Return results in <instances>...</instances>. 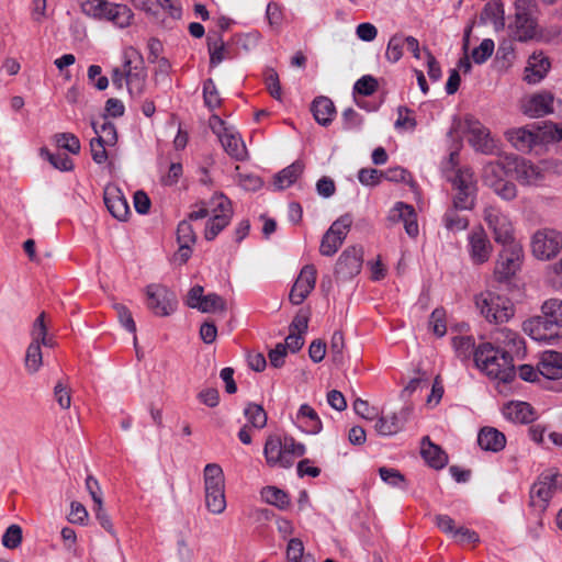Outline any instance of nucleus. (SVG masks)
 <instances>
[{
    "mask_svg": "<svg viewBox=\"0 0 562 562\" xmlns=\"http://www.w3.org/2000/svg\"><path fill=\"white\" fill-rule=\"evenodd\" d=\"M213 216L205 226L204 237L213 240L231 222L233 209L231 201L224 194H215L212 198Z\"/></svg>",
    "mask_w": 562,
    "mask_h": 562,
    "instance_id": "0eeeda50",
    "label": "nucleus"
},
{
    "mask_svg": "<svg viewBox=\"0 0 562 562\" xmlns=\"http://www.w3.org/2000/svg\"><path fill=\"white\" fill-rule=\"evenodd\" d=\"M202 313H214V312H225L226 311V302L225 300L216 293L206 294L202 302L199 304L198 308Z\"/></svg>",
    "mask_w": 562,
    "mask_h": 562,
    "instance_id": "49530a36",
    "label": "nucleus"
},
{
    "mask_svg": "<svg viewBox=\"0 0 562 562\" xmlns=\"http://www.w3.org/2000/svg\"><path fill=\"white\" fill-rule=\"evenodd\" d=\"M116 311L119 321L123 327L132 334L136 333V324L133 319L131 311L123 304L116 303L113 305Z\"/></svg>",
    "mask_w": 562,
    "mask_h": 562,
    "instance_id": "0e129e2a",
    "label": "nucleus"
},
{
    "mask_svg": "<svg viewBox=\"0 0 562 562\" xmlns=\"http://www.w3.org/2000/svg\"><path fill=\"white\" fill-rule=\"evenodd\" d=\"M494 42L491 38H485L481 44L472 50V58L475 64L485 63L494 52Z\"/></svg>",
    "mask_w": 562,
    "mask_h": 562,
    "instance_id": "4d7b16f0",
    "label": "nucleus"
},
{
    "mask_svg": "<svg viewBox=\"0 0 562 562\" xmlns=\"http://www.w3.org/2000/svg\"><path fill=\"white\" fill-rule=\"evenodd\" d=\"M536 4L531 0H517L515 20L509 25L510 35L519 42L532 40L537 34V22L532 18Z\"/></svg>",
    "mask_w": 562,
    "mask_h": 562,
    "instance_id": "423d86ee",
    "label": "nucleus"
},
{
    "mask_svg": "<svg viewBox=\"0 0 562 562\" xmlns=\"http://www.w3.org/2000/svg\"><path fill=\"white\" fill-rule=\"evenodd\" d=\"M351 225L352 216L350 214H344L330 225L326 233L333 234L338 237L339 240L345 241Z\"/></svg>",
    "mask_w": 562,
    "mask_h": 562,
    "instance_id": "603ef678",
    "label": "nucleus"
},
{
    "mask_svg": "<svg viewBox=\"0 0 562 562\" xmlns=\"http://www.w3.org/2000/svg\"><path fill=\"white\" fill-rule=\"evenodd\" d=\"M504 416L515 423L527 424L533 420V409L526 402H512L503 409Z\"/></svg>",
    "mask_w": 562,
    "mask_h": 562,
    "instance_id": "2f4dec72",
    "label": "nucleus"
},
{
    "mask_svg": "<svg viewBox=\"0 0 562 562\" xmlns=\"http://www.w3.org/2000/svg\"><path fill=\"white\" fill-rule=\"evenodd\" d=\"M470 257L476 265L486 262L492 254V244L482 227H477L469 235Z\"/></svg>",
    "mask_w": 562,
    "mask_h": 562,
    "instance_id": "aec40b11",
    "label": "nucleus"
},
{
    "mask_svg": "<svg viewBox=\"0 0 562 562\" xmlns=\"http://www.w3.org/2000/svg\"><path fill=\"white\" fill-rule=\"evenodd\" d=\"M475 305L490 323L502 324L508 322L514 316L512 302L507 297L491 291L475 295Z\"/></svg>",
    "mask_w": 562,
    "mask_h": 562,
    "instance_id": "20e7f679",
    "label": "nucleus"
},
{
    "mask_svg": "<svg viewBox=\"0 0 562 562\" xmlns=\"http://www.w3.org/2000/svg\"><path fill=\"white\" fill-rule=\"evenodd\" d=\"M460 209L452 207L448 209L443 215V223L448 231L460 232L468 227L469 220L467 216H462L458 213Z\"/></svg>",
    "mask_w": 562,
    "mask_h": 562,
    "instance_id": "79ce46f5",
    "label": "nucleus"
},
{
    "mask_svg": "<svg viewBox=\"0 0 562 562\" xmlns=\"http://www.w3.org/2000/svg\"><path fill=\"white\" fill-rule=\"evenodd\" d=\"M484 221L494 234L496 243L505 246L513 241V225L507 215L503 214L494 206H487L484 210Z\"/></svg>",
    "mask_w": 562,
    "mask_h": 562,
    "instance_id": "f8f14e48",
    "label": "nucleus"
},
{
    "mask_svg": "<svg viewBox=\"0 0 562 562\" xmlns=\"http://www.w3.org/2000/svg\"><path fill=\"white\" fill-rule=\"evenodd\" d=\"M555 99L549 91L532 94L522 104V111L530 117H542L554 111Z\"/></svg>",
    "mask_w": 562,
    "mask_h": 562,
    "instance_id": "412c9836",
    "label": "nucleus"
},
{
    "mask_svg": "<svg viewBox=\"0 0 562 562\" xmlns=\"http://www.w3.org/2000/svg\"><path fill=\"white\" fill-rule=\"evenodd\" d=\"M138 64L132 66V59L125 55V83L130 94L140 97L146 88L147 72L143 66V59L138 56Z\"/></svg>",
    "mask_w": 562,
    "mask_h": 562,
    "instance_id": "a211bd4d",
    "label": "nucleus"
},
{
    "mask_svg": "<svg viewBox=\"0 0 562 562\" xmlns=\"http://www.w3.org/2000/svg\"><path fill=\"white\" fill-rule=\"evenodd\" d=\"M203 98L205 105L209 106L211 110L220 106L221 104L218 91L212 79H207L203 85Z\"/></svg>",
    "mask_w": 562,
    "mask_h": 562,
    "instance_id": "052dcab7",
    "label": "nucleus"
},
{
    "mask_svg": "<svg viewBox=\"0 0 562 562\" xmlns=\"http://www.w3.org/2000/svg\"><path fill=\"white\" fill-rule=\"evenodd\" d=\"M470 143L479 151L488 153L493 148L490 131L481 125L480 122H473L469 125Z\"/></svg>",
    "mask_w": 562,
    "mask_h": 562,
    "instance_id": "473e14b6",
    "label": "nucleus"
},
{
    "mask_svg": "<svg viewBox=\"0 0 562 562\" xmlns=\"http://www.w3.org/2000/svg\"><path fill=\"white\" fill-rule=\"evenodd\" d=\"M492 338L495 348H499L503 352H506L513 360L514 357H520L525 353L524 339L518 333L507 327L495 329Z\"/></svg>",
    "mask_w": 562,
    "mask_h": 562,
    "instance_id": "dca6fc26",
    "label": "nucleus"
},
{
    "mask_svg": "<svg viewBox=\"0 0 562 562\" xmlns=\"http://www.w3.org/2000/svg\"><path fill=\"white\" fill-rule=\"evenodd\" d=\"M41 156L47 159L54 168L60 171H70L74 169V162L66 154H53L46 148H42Z\"/></svg>",
    "mask_w": 562,
    "mask_h": 562,
    "instance_id": "09e8293b",
    "label": "nucleus"
},
{
    "mask_svg": "<svg viewBox=\"0 0 562 562\" xmlns=\"http://www.w3.org/2000/svg\"><path fill=\"white\" fill-rule=\"evenodd\" d=\"M522 330L537 341L552 342L562 337V325L543 319L541 315L525 321Z\"/></svg>",
    "mask_w": 562,
    "mask_h": 562,
    "instance_id": "9d476101",
    "label": "nucleus"
},
{
    "mask_svg": "<svg viewBox=\"0 0 562 562\" xmlns=\"http://www.w3.org/2000/svg\"><path fill=\"white\" fill-rule=\"evenodd\" d=\"M304 164L296 160L282 169L274 176L273 184L278 190H283L292 186L304 171Z\"/></svg>",
    "mask_w": 562,
    "mask_h": 562,
    "instance_id": "72a5a7b5",
    "label": "nucleus"
},
{
    "mask_svg": "<svg viewBox=\"0 0 562 562\" xmlns=\"http://www.w3.org/2000/svg\"><path fill=\"white\" fill-rule=\"evenodd\" d=\"M207 207L202 203L198 211H192L188 215V220H183L179 223L177 228V241L178 244H191L193 245L196 240V235L191 225V221L205 218L209 216Z\"/></svg>",
    "mask_w": 562,
    "mask_h": 562,
    "instance_id": "b1692460",
    "label": "nucleus"
},
{
    "mask_svg": "<svg viewBox=\"0 0 562 562\" xmlns=\"http://www.w3.org/2000/svg\"><path fill=\"white\" fill-rule=\"evenodd\" d=\"M531 247L537 258L549 260L562 249V234L549 228L538 231L532 237Z\"/></svg>",
    "mask_w": 562,
    "mask_h": 562,
    "instance_id": "1a4fd4ad",
    "label": "nucleus"
},
{
    "mask_svg": "<svg viewBox=\"0 0 562 562\" xmlns=\"http://www.w3.org/2000/svg\"><path fill=\"white\" fill-rule=\"evenodd\" d=\"M477 443L485 451L498 452L505 448L506 437L493 427H483L477 435Z\"/></svg>",
    "mask_w": 562,
    "mask_h": 562,
    "instance_id": "c756f323",
    "label": "nucleus"
},
{
    "mask_svg": "<svg viewBox=\"0 0 562 562\" xmlns=\"http://www.w3.org/2000/svg\"><path fill=\"white\" fill-rule=\"evenodd\" d=\"M550 477L551 476H548L544 471L538 476L537 481L530 487V506L540 512H544L547 509L554 493Z\"/></svg>",
    "mask_w": 562,
    "mask_h": 562,
    "instance_id": "6ab92c4d",
    "label": "nucleus"
},
{
    "mask_svg": "<svg viewBox=\"0 0 562 562\" xmlns=\"http://www.w3.org/2000/svg\"><path fill=\"white\" fill-rule=\"evenodd\" d=\"M541 316L543 319H549L562 325V301L558 299H550L541 306Z\"/></svg>",
    "mask_w": 562,
    "mask_h": 562,
    "instance_id": "a18cd8bd",
    "label": "nucleus"
},
{
    "mask_svg": "<svg viewBox=\"0 0 562 562\" xmlns=\"http://www.w3.org/2000/svg\"><path fill=\"white\" fill-rule=\"evenodd\" d=\"M474 362L488 376L504 383L512 382L516 376L514 360L499 348H495L492 342L482 344L476 348Z\"/></svg>",
    "mask_w": 562,
    "mask_h": 562,
    "instance_id": "f257e3e1",
    "label": "nucleus"
},
{
    "mask_svg": "<svg viewBox=\"0 0 562 562\" xmlns=\"http://www.w3.org/2000/svg\"><path fill=\"white\" fill-rule=\"evenodd\" d=\"M452 346L457 357L462 360H469L471 356L474 357L475 341L471 336H457L452 338Z\"/></svg>",
    "mask_w": 562,
    "mask_h": 562,
    "instance_id": "ea45409f",
    "label": "nucleus"
},
{
    "mask_svg": "<svg viewBox=\"0 0 562 562\" xmlns=\"http://www.w3.org/2000/svg\"><path fill=\"white\" fill-rule=\"evenodd\" d=\"M397 120L395 121L396 128L413 131L416 127V120L412 116L413 111L406 106L397 109Z\"/></svg>",
    "mask_w": 562,
    "mask_h": 562,
    "instance_id": "e2e57ef3",
    "label": "nucleus"
},
{
    "mask_svg": "<svg viewBox=\"0 0 562 562\" xmlns=\"http://www.w3.org/2000/svg\"><path fill=\"white\" fill-rule=\"evenodd\" d=\"M82 12L93 19L106 20L119 27H127L133 20L130 7L123 3H113L108 0H81Z\"/></svg>",
    "mask_w": 562,
    "mask_h": 562,
    "instance_id": "7ed1b4c3",
    "label": "nucleus"
},
{
    "mask_svg": "<svg viewBox=\"0 0 562 562\" xmlns=\"http://www.w3.org/2000/svg\"><path fill=\"white\" fill-rule=\"evenodd\" d=\"M147 307L157 316H169L177 306L173 292L161 284L146 286Z\"/></svg>",
    "mask_w": 562,
    "mask_h": 562,
    "instance_id": "6e6552de",
    "label": "nucleus"
},
{
    "mask_svg": "<svg viewBox=\"0 0 562 562\" xmlns=\"http://www.w3.org/2000/svg\"><path fill=\"white\" fill-rule=\"evenodd\" d=\"M405 45L404 35L402 34H395L393 35L387 43L386 50H385V58L390 63H396L401 59L403 56V48Z\"/></svg>",
    "mask_w": 562,
    "mask_h": 562,
    "instance_id": "8fccbe9b",
    "label": "nucleus"
},
{
    "mask_svg": "<svg viewBox=\"0 0 562 562\" xmlns=\"http://www.w3.org/2000/svg\"><path fill=\"white\" fill-rule=\"evenodd\" d=\"M412 409L404 407L400 414H393L387 417H380L375 423V430L382 436H392L397 434L408 419Z\"/></svg>",
    "mask_w": 562,
    "mask_h": 562,
    "instance_id": "a878e982",
    "label": "nucleus"
},
{
    "mask_svg": "<svg viewBox=\"0 0 562 562\" xmlns=\"http://www.w3.org/2000/svg\"><path fill=\"white\" fill-rule=\"evenodd\" d=\"M42 350L41 346L32 339L31 344L29 345L26 349L25 355V368L30 373H35L38 371V369L42 366Z\"/></svg>",
    "mask_w": 562,
    "mask_h": 562,
    "instance_id": "37998d69",
    "label": "nucleus"
},
{
    "mask_svg": "<svg viewBox=\"0 0 562 562\" xmlns=\"http://www.w3.org/2000/svg\"><path fill=\"white\" fill-rule=\"evenodd\" d=\"M506 139L521 153H529L542 142L540 130L536 125L509 128L505 132Z\"/></svg>",
    "mask_w": 562,
    "mask_h": 562,
    "instance_id": "2eb2a0df",
    "label": "nucleus"
},
{
    "mask_svg": "<svg viewBox=\"0 0 562 562\" xmlns=\"http://www.w3.org/2000/svg\"><path fill=\"white\" fill-rule=\"evenodd\" d=\"M507 168L522 186H533L543 179L541 169L530 160L515 155H507Z\"/></svg>",
    "mask_w": 562,
    "mask_h": 562,
    "instance_id": "9b49d317",
    "label": "nucleus"
},
{
    "mask_svg": "<svg viewBox=\"0 0 562 562\" xmlns=\"http://www.w3.org/2000/svg\"><path fill=\"white\" fill-rule=\"evenodd\" d=\"M550 69L549 59L543 56L542 53L533 54L530 56L528 60V65L525 68L524 80L528 83H538L540 82Z\"/></svg>",
    "mask_w": 562,
    "mask_h": 562,
    "instance_id": "bb28decb",
    "label": "nucleus"
},
{
    "mask_svg": "<svg viewBox=\"0 0 562 562\" xmlns=\"http://www.w3.org/2000/svg\"><path fill=\"white\" fill-rule=\"evenodd\" d=\"M304 555V544L301 539L292 538L286 546L288 562H301Z\"/></svg>",
    "mask_w": 562,
    "mask_h": 562,
    "instance_id": "338daca9",
    "label": "nucleus"
},
{
    "mask_svg": "<svg viewBox=\"0 0 562 562\" xmlns=\"http://www.w3.org/2000/svg\"><path fill=\"white\" fill-rule=\"evenodd\" d=\"M92 128L97 134V138L108 144V146H114L117 142L116 127L112 122L103 123V133L100 134L99 125L92 122Z\"/></svg>",
    "mask_w": 562,
    "mask_h": 562,
    "instance_id": "5fc2aeb1",
    "label": "nucleus"
},
{
    "mask_svg": "<svg viewBox=\"0 0 562 562\" xmlns=\"http://www.w3.org/2000/svg\"><path fill=\"white\" fill-rule=\"evenodd\" d=\"M207 48L211 66H216L225 59L226 48L220 35L207 37Z\"/></svg>",
    "mask_w": 562,
    "mask_h": 562,
    "instance_id": "c03bdc74",
    "label": "nucleus"
},
{
    "mask_svg": "<svg viewBox=\"0 0 562 562\" xmlns=\"http://www.w3.org/2000/svg\"><path fill=\"white\" fill-rule=\"evenodd\" d=\"M45 313L42 312L36 319L34 321L31 329V337L36 341L40 346H45L48 348L55 347V340L53 337L47 335V326L45 323Z\"/></svg>",
    "mask_w": 562,
    "mask_h": 562,
    "instance_id": "e433bc0d",
    "label": "nucleus"
},
{
    "mask_svg": "<svg viewBox=\"0 0 562 562\" xmlns=\"http://www.w3.org/2000/svg\"><path fill=\"white\" fill-rule=\"evenodd\" d=\"M379 474L381 480L386 484L393 487L406 490V479L398 470L394 468L382 467L379 469Z\"/></svg>",
    "mask_w": 562,
    "mask_h": 562,
    "instance_id": "de8ad7c7",
    "label": "nucleus"
},
{
    "mask_svg": "<svg viewBox=\"0 0 562 562\" xmlns=\"http://www.w3.org/2000/svg\"><path fill=\"white\" fill-rule=\"evenodd\" d=\"M103 199L108 211L113 217L119 221H126L130 214V206L120 189L106 188Z\"/></svg>",
    "mask_w": 562,
    "mask_h": 562,
    "instance_id": "5701e85b",
    "label": "nucleus"
},
{
    "mask_svg": "<svg viewBox=\"0 0 562 562\" xmlns=\"http://www.w3.org/2000/svg\"><path fill=\"white\" fill-rule=\"evenodd\" d=\"M54 140L59 148L66 149L71 154L80 151V140L72 133H58L54 135Z\"/></svg>",
    "mask_w": 562,
    "mask_h": 562,
    "instance_id": "864d4df0",
    "label": "nucleus"
},
{
    "mask_svg": "<svg viewBox=\"0 0 562 562\" xmlns=\"http://www.w3.org/2000/svg\"><path fill=\"white\" fill-rule=\"evenodd\" d=\"M22 541V529L18 525H11L2 537V544L8 549L16 548Z\"/></svg>",
    "mask_w": 562,
    "mask_h": 562,
    "instance_id": "69168bd1",
    "label": "nucleus"
},
{
    "mask_svg": "<svg viewBox=\"0 0 562 562\" xmlns=\"http://www.w3.org/2000/svg\"><path fill=\"white\" fill-rule=\"evenodd\" d=\"M204 490L209 491H224L225 477L223 469L217 463H209L204 468Z\"/></svg>",
    "mask_w": 562,
    "mask_h": 562,
    "instance_id": "f704fd0d",
    "label": "nucleus"
},
{
    "mask_svg": "<svg viewBox=\"0 0 562 562\" xmlns=\"http://www.w3.org/2000/svg\"><path fill=\"white\" fill-rule=\"evenodd\" d=\"M311 111L315 121L323 126H328L336 113L333 101L327 97H317L314 99Z\"/></svg>",
    "mask_w": 562,
    "mask_h": 562,
    "instance_id": "7c9ffc66",
    "label": "nucleus"
},
{
    "mask_svg": "<svg viewBox=\"0 0 562 562\" xmlns=\"http://www.w3.org/2000/svg\"><path fill=\"white\" fill-rule=\"evenodd\" d=\"M363 249L360 246H350L339 256L335 274L338 279L348 280L357 276L362 267Z\"/></svg>",
    "mask_w": 562,
    "mask_h": 562,
    "instance_id": "4468645a",
    "label": "nucleus"
},
{
    "mask_svg": "<svg viewBox=\"0 0 562 562\" xmlns=\"http://www.w3.org/2000/svg\"><path fill=\"white\" fill-rule=\"evenodd\" d=\"M451 182L456 191L452 199L453 206L461 211L472 210L477 195V184L473 171L470 168L459 169Z\"/></svg>",
    "mask_w": 562,
    "mask_h": 562,
    "instance_id": "39448f33",
    "label": "nucleus"
},
{
    "mask_svg": "<svg viewBox=\"0 0 562 562\" xmlns=\"http://www.w3.org/2000/svg\"><path fill=\"white\" fill-rule=\"evenodd\" d=\"M378 86V80L374 77L366 75L356 81L353 92L362 95H371L376 91Z\"/></svg>",
    "mask_w": 562,
    "mask_h": 562,
    "instance_id": "bf43d9fd",
    "label": "nucleus"
},
{
    "mask_svg": "<svg viewBox=\"0 0 562 562\" xmlns=\"http://www.w3.org/2000/svg\"><path fill=\"white\" fill-rule=\"evenodd\" d=\"M220 140L225 151L236 160H244L247 157V149L243 139L232 133H224Z\"/></svg>",
    "mask_w": 562,
    "mask_h": 562,
    "instance_id": "c9c22d12",
    "label": "nucleus"
},
{
    "mask_svg": "<svg viewBox=\"0 0 562 562\" xmlns=\"http://www.w3.org/2000/svg\"><path fill=\"white\" fill-rule=\"evenodd\" d=\"M538 371L550 380L562 378V353L553 350L544 351L538 363Z\"/></svg>",
    "mask_w": 562,
    "mask_h": 562,
    "instance_id": "393cba45",
    "label": "nucleus"
},
{
    "mask_svg": "<svg viewBox=\"0 0 562 562\" xmlns=\"http://www.w3.org/2000/svg\"><path fill=\"white\" fill-rule=\"evenodd\" d=\"M206 508L213 514H222L226 508L225 490L205 492Z\"/></svg>",
    "mask_w": 562,
    "mask_h": 562,
    "instance_id": "3c124183",
    "label": "nucleus"
},
{
    "mask_svg": "<svg viewBox=\"0 0 562 562\" xmlns=\"http://www.w3.org/2000/svg\"><path fill=\"white\" fill-rule=\"evenodd\" d=\"M389 220L392 222L404 223V228L409 237H416L418 235V223L417 215L414 207L404 202H397L391 210Z\"/></svg>",
    "mask_w": 562,
    "mask_h": 562,
    "instance_id": "4be33fe9",
    "label": "nucleus"
},
{
    "mask_svg": "<svg viewBox=\"0 0 562 562\" xmlns=\"http://www.w3.org/2000/svg\"><path fill=\"white\" fill-rule=\"evenodd\" d=\"M342 243V240H339L338 237L334 236L333 234L330 235L325 233L321 241L319 252L323 256L331 257L338 251Z\"/></svg>",
    "mask_w": 562,
    "mask_h": 562,
    "instance_id": "680f3d73",
    "label": "nucleus"
},
{
    "mask_svg": "<svg viewBox=\"0 0 562 562\" xmlns=\"http://www.w3.org/2000/svg\"><path fill=\"white\" fill-rule=\"evenodd\" d=\"M305 453V446L291 436L283 439L277 435L268 436L263 454L269 467L290 468L294 460Z\"/></svg>",
    "mask_w": 562,
    "mask_h": 562,
    "instance_id": "f03ea898",
    "label": "nucleus"
},
{
    "mask_svg": "<svg viewBox=\"0 0 562 562\" xmlns=\"http://www.w3.org/2000/svg\"><path fill=\"white\" fill-rule=\"evenodd\" d=\"M262 498L270 505L278 507L279 509H286L290 505V498L288 494L276 487V486H266L261 491Z\"/></svg>",
    "mask_w": 562,
    "mask_h": 562,
    "instance_id": "58836bf2",
    "label": "nucleus"
},
{
    "mask_svg": "<svg viewBox=\"0 0 562 562\" xmlns=\"http://www.w3.org/2000/svg\"><path fill=\"white\" fill-rule=\"evenodd\" d=\"M481 19L492 22L496 30L503 29L505 25L503 4L498 1L487 2L481 13Z\"/></svg>",
    "mask_w": 562,
    "mask_h": 562,
    "instance_id": "4c0bfd02",
    "label": "nucleus"
},
{
    "mask_svg": "<svg viewBox=\"0 0 562 562\" xmlns=\"http://www.w3.org/2000/svg\"><path fill=\"white\" fill-rule=\"evenodd\" d=\"M420 453L426 463L436 470L445 468L448 463L447 453L427 436L422 439Z\"/></svg>",
    "mask_w": 562,
    "mask_h": 562,
    "instance_id": "c85d7f7f",
    "label": "nucleus"
},
{
    "mask_svg": "<svg viewBox=\"0 0 562 562\" xmlns=\"http://www.w3.org/2000/svg\"><path fill=\"white\" fill-rule=\"evenodd\" d=\"M521 257L522 254L519 246L509 244L508 247L504 248L495 266V279L498 282L508 281L520 268Z\"/></svg>",
    "mask_w": 562,
    "mask_h": 562,
    "instance_id": "ddd939ff",
    "label": "nucleus"
},
{
    "mask_svg": "<svg viewBox=\"0 0 562 562\" xmlns=\"http://www.w3.org/2000/svg\"><path fill=\"white\" fill-rule=\"evenodd\" d=\"M429 327L431 328L432 333L438 337H442L446 335V311L443 308H436L432 311L429 318Z\"/></svg>",
    "mask_w": 562,
    "mask_h": 562,
    "instance_id": "6e6d98bb",
    "label": "nucleus"
},
{
    "mask_svg": "<svg viewBox=\"0 0 562 562\" xmlns=\"http://www.w3.org/2000/svg\"><path fill=\"white\" fill-rule=\"evenodd\" d=\"M345 339L341 331H335L330 340V357L334 363L340 364L344 360Z\"/></svg>",
    "mask_w": 562,
    "mask_h": 562,
    "instance_id": "13d9d810",
    "label": "nucleus"
},
{
    "mask_svg": "<svg viewBox=\"0 0 562 562\" xmlns=\"http://www.w3.org/2000/svg\"><path fill=\"white\" fill-rule=\"evenodd\" d=\"M315 283L316 268L313 265L304 266L291 289L289 295L291 303L294 305L302 304L315 288Z\"/></svg>",
    "mask_w": 562,
    "mask_h": 562,
    "instance_id": "f3484780",
    "label": "nucleus"
},
{
    "mask_svg": "<svg viewBox=\"0 0 562 562\" xmlns=\"http://www.w3.org/2000/svg\"><path fill=\"white\" fill-rule=\"evenodd\" d=\"M299 417H306L311 420V428L310 431L313 434H318L322 430V422L315 412L314 408H312L307 404L301 405L299 409Z\"/></svg>",
    "mask_w": 562,
    "mask_h": 562,
    "instance_id": "774afa93",
    "label": "nucleus"
},
{
    "mask_svg": "<svg viewBox=\"0 0 562 562\" xmlns=\"http://www.w3.org/2000/svg\"><path fill=\"white\" fill-rule=\"evenodd\" d=\"M244 415L248 423L257 429H262L267 425L268 416L263 407L256 403H248L244 409Z\"/></svg>",
    "mask_w": 562,
    "mask_h": 562,
    "instance_id": "a19ab883",
    "label": "nucleus"
},
{
    "mask_svg": "<svg viewBox=\"0 0 562 562\" xmlns=\"http://www.w3.org/2000/svg\"><path fill=\"white\" fill-rule=\"evenodd\" d=\"M507 156L487 162L483 168L482 179L483 182L491 189L495 188L499 182L504 181L507 175L512 173L507 168Z\"/></svg>",
    "mask_w": 562,
    "mask_h": 562,
    "instance_id": "cd10ccee",
    "label": "nucleus"
}]
</instances>
